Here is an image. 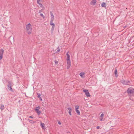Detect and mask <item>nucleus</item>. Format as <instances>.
<instances>
[{
    "label": "nucleus",
    "instance_id": "nucleus-1",
    "mask_svg": "<svg viewBox=\"0 0 134 134\" xmlns=\"http://www.w3.org/2000/svg\"><path fill=\"white\" fill-rule=\"evenodd\" d=\"M26 30L27 33L28 34H30L31 33L32 30V27L30 23H29L26 25Z\"/></svg>",
    "mask_w": 134,
    "mask_h": 134
},
{
    "label": "nucleus",
    "instance_id": "nucleus-2",
    "mask_svg": "<svg viewBox=\"0 0 134 134\" xmlns=\"http://www.w3.org/2000/svg\"><path fill=\"white\" fill-rule=\"evenodd\" d=\"M66 55L67 56L66 60L68 64L67 66V69H68L70 68L71 66V62L70 58V56L68 54V52L66 53Z\"/></svg>",
    "mask_w": 134,
    "mask_h": 134
},
{
    "label": "nucleus",
    "instance_id": "nucleus-3",
    "mask_svg": "<svg viewBox=\"0 0 134 134\" xmlns=\"http://www.w3.org/2000/svg\"><path fill=\"white\" fill-rule=\"evenodd\" d=\"M127 92L129 95L132 94L134 93V89L132 88H129L127 90Z\"/></svg>",
    "mask_w": 134,
    "mask_h": 134
},
{
    "label": "nucleus",
    "instance_id": "nucleus-4",
    "mask_svg": "<svg viewBox=\"0 0 134 134\" xmlns=\"http://www.w3.org/2000/svg\"><path fill=\"white\" fill-rule=\"evenodd\" d=\"M40 108V107H39L38 106L36 107L35 109V110L36 113H37L38 115H39L41 113V111L39 110Z\"/></svg>",
    "mask_w": 134,
    "mask_h": 134
},
{
    "label": "nucleus",
    "instance_id": "nucleus-5",
    "mask_svg": "<svg viewBox=\"0 0 134 134\" xmlns=\"http://www.w3.org/2000/svg\"><path fill=\"white\" fill-rule=\"evenodd\" d=\"M8 84L7 85L8 88V89L9 90L12 91L13 90L12 89V88L11 87L12 86V83L10 81H8Z\"/></svg>",
    "mask_w": 134,
    "mask_h": 134
},
{
    "label": "nucleus",
    "instance_id": "nucleus-6",
    "mask_svg": "<svg viewBox=\"0 0 134 134\" xmlns=\"http://www.w3.org/2000/svg\"><path fill=\"white\" fill-rule=\"evenodd\" d=\"M75 111L77 113L78 115H80V112L79 110H78L79 108V107L78 105H76L75 106Z\"/></svg>",
    "mask_w": 134,
    "mask_h": 134
},
{
    "label": "nucleus",
    "instance_id": "nucleus-7",
    "mask_svg": "<svg viewBox=\"0 0 134 134\" xmlns=\"http://www.w3.org/2000/svg\"><path fill=\"white\" fill-rule=\"evenodd\" d=\"M96 0H92L90 2L91 4L92 5H94L96 4Z\"/></svg>",
    "mask_w": 134,
    "mask_h": 134
},
{
    "label": "nucleus",
    "instance_id": "nucleus-8",
    "mask_svg": "<svg viewBox=\"0 0 134 134\" xmlns=\"http://www.w3.org/2000/svg\"><path fill=\"white\" fill-rule=\"evenodd\" d=\"M80 75L82 78H84L85 77V73L84 72H81L80 74Z\"/></svg>",
    "mask_w": 134,
    "mask_h": 134
},
{
    "label": "nucleus",
    "instance_id": "nucleus-9",
    "mask_svg": "<svg viewBox=\"0 0 134 134\" xmlns=\"http://www.w3.org/2000/svg\"><path fill=\"white\" fill-rule=\"evenodd\" d=\"M68 110H69L68 113L69 115H71V112L72 111V109L71 108H68Z\"/></svg>",
    "mask_w": 134,
    "mask_h": 134
},
{
    "label": "nucleus",
    "instance_id": "nucleus-10",
    "mask_svg": "<svg viewBox=\"0 0 134 134\" xmlns=\"http://www.w3.org/2000/svg\"><path fill=\"white\" fill-rule=\"evenodd\" d=\"M85 94L86 95V96L88 97H90V93L89 92L88 90L87 91V92H85Z\"/></svg>",
    "mask_w": 134,
    "mask_h": 134
},
{
    "label": "nucleus",
    "instance_id": "nucleus-11",
    "mask_svg": "<svg viewBox=\"0 0 134 134\" xmlns=\"http://www.w3.org/2000/svg\"><path fill=\"white\" fill-rule=\"evenodd\" d=\"M4 51V50L2 49L1 48L0 49V55H3Z\"/></svg>",
    "mask_w": 134,
    "mask_h": 134
},
{
    "label": "nucleus",
    "instance_id": "nucleus-12",
    "mask_svg": "<svg viewBox=\"0 0 134 134\" xmlns=\"http://www.w3.org/2000/svg\"><path fill=\"white\" fill-rule=\"evenodd\" d=\"M114 73L115 74V76L117 77L118 76V74L116 68H115V69Z\"/></svg>",
    "mask_w": 134,
    "mask_h": 134
},
{
    "label": "nucleus",
    "instance_id": "nucleus-13",
    "mask_svg": "<svg viewBox=\"0 0 134 134\" xmlns=\"http://www.w3.org/2000/svg\"><path fill=\"white\" fill-rule=\"evenodd\" d=\"M44 124L43 123L41 122V126L42 128L43 129H45V127L44 126Z\"/></svg>",
    "mask_w": 134,
    "mask_h": 134
},
{
    "label": "nucleus",
    "instance_id": "nucleus-14",
    "mask_svg": "<svg viewBox=\"0 0 134 134\" xmlns=\"http://www.w3.org/2000/svg\"><path fill=\"white\" fill-rule=\"evenodd\" d=\"M121 82L123 84L126 85V84H127V82H126V81L124 80H122L121 81Z\"/></svg>",
    "mask_w": 134,
    "mask_h": 134
},
{
    "label": "nucleus",
    "instance_id": "nucleus-15",
    "mask_svg": "<svg viewBox=\"0 0 134 134\" xmlns=\"http://www.w3.org/2000/svg\"><path fill=\"white\" fill-rule=\"evenodd\" d=\"M101 6L102 7H105L106 6V4L105 3L103 2L101 4Z\"/></svg>",
    "mask_w": 134,
    "mask_h": 134
},
{
    "label": "nucleus",
    "instance_id": "nucleus-16",
    "mask_svg": "<svg viewBox=\"0 0 134 134\" xmlns=\"http://www.w3.org/2000/svg\"><path fill=\"white\" fill-rule=\"evenodd\" d=\"M4 108V105L3 104H2L0 107V109L1 110H3Z\"/></svg>",
    "mask_w": 134,
    "mask_h": 134
},
{
    "label": "nucleus",
    "instance_id": "nucleus-17",
    "mask_svg": "<svg viewBox=\"0 0 134 134\" xmlns=\"http://www.w3.org/2000/svg\"><path fill=\"white\" fill-rule=\"evenodd\" d=\"M39 5H40V6L41 7L43 8V6L42 4L40 3L39 2V3H37Z\"/></svg>",
    "mask_w": 134,
    "mask_h": 134
},
{
    "label": "nucleus",
    "instance_id": "nucleus-18",
    "mask_svg": "<svg viewBox=\"0 0 134 134\" xmlns=\"http://www.w3.org/2000/svg\"><path fill=\"white\" fill-rule=\"evenodd\" d=\"M28 120L29 121V122L31 123H34V121H33V120H30V119H28Z\"/></svg>",
    "mask_w": 134,
    "mask_h": 134
},
{
    "label": "nucleus",
    "instance_id": "nucleus-19",
    "mask_svg": "<svg viewBox=\"0 0 134 134\" xmlns=\"http://www.w3.org/2000/svg\"><path fill=\"white\" fill-rule=\"evenodd\" d=\"M54 18H51L50 23H52L54 20Z\"/></svg>",
    "mask_w": 134,
    "mask_h": 134
},
{
    "label": "nucleus",
    "instance_id": "nucleus-20",
    "mask_svg": "<svg viewBox=\"0 0 134 134\" xmlns=\"http://www.w3.org/2000/svg\"><path fill=\"white\" fill-rule=\"evenodd\" d=\"M58 50H57V51H56V53H58V52H60V49L59 48V47H58Z\"/></svg>",
    "mask_w": 134,
    "mask_h": 134
},
{
    "label": "nucleus",
    "instance_id": "nucleus-21",
    "mask_svg": "<svg viewBox=\"0 0 134 134\" xmlns=\"http://www.w3.org/2000/svg\"><path fill=\"white\" fill-rule=\"evenodd\" d=\"M50 14L51 16V18H54V16L53 14L51 12H50Z\"/></svg>",
    "mask_w": 134,
    "mask_h": 134
},
{
    "label": "nucleus",
    "instance_id": "nucleus-22",
    "mask_svg": "<svg viewBox=\"0 0 134 134\" xmlns=\"http://www.w3.org/2000/svg\"><path fill=\"white\" fill-rule=\"evenodd\" d=\"M50 24L51 25H52V26H55L54 24L53 23H50Z\"/></svg>",
    "mask_w": 134,
    "mask_h": 134
},
{
    "label": "nucleus",
    "instance_id": "nucleus-23",
    "mask_svg": "<svg viewBox=\"0 0 134 134\" xmlns=\"http://www.w3.org/2000/svg\"><path fill=\"white\" fill-rule=\"evenodd\" d=\"M54 62L55 64L57 65V64H58V61H57L55 60L54 61Z\"/></svg>",
    "mask_w": 134,
    "mask_h": 134
},
{
    "label": "nucleus",
    "instance_id": "nucleus-24",
    "mask_svg": "<svg viewBox=\"0 0 134 134\" xmlns=\"http://www.w3.org/2000/svg\"><path fill=\"white\" fill-rule=\"evenodd\" d=\"M126 82H127V84H126V85H129L130 83V81H126Z\"/></svg>",
    "mask_w": 134,
    "mask_h": 134
},
{
    "label": "nucleus",
    "instance_id": "nucleus-25",
    "mask_svg": "<svg viewBox=\"0 0 134 134\" xmlns=\"http://www.w3.org/2000/svg\"><path fill=\"white\" fill-rule=\"evenodd\" d=\"M40 15L43 18H44V16L43 15L42 13H40Z\"/></svg>",
    "mask_w": 134,
    "mask_h": 134
},
{
    "label": "nucleus",
    "instance_id": "nucleus-26",
    "mask_svg": "<svg viewBox=\"0 0 134 134\" xmlns=\"http://www.w3.org/2000/svg\"><path fill=\"white\" fill-rule=\"evenodd\" d=\"M37 97L39 98V97H40V96H41V94H40V93H37Z\"/></svg>",
    "mask_w": 134,
    "mask_h": 134
},
{
    "label": "nucleus",
    "instance_id": "nucleus-27",
    "mask_svg": "<svg viewBox=\"0 0 134 134\" xmlns=\"http://www.w3.org/2000/svg\"><path fill=\"white\" fill-rule=\"evenodd\" d=\"M3 55H0V60H1L2 59L3 57Z\"/></svg>",
    "mask_w": 134,
    "mask_h": 134
},
{
    "label": "nucleus",
    "instance_id": "nucleus-28",
    "mask_svg": "<svg viewBox=\"0 0 134 134\" xmlns=\"http://www.w3.org/2000/svg\"><path fill=\"white\" fill-rule=\"evenodd\" d=\"M104 115V114L103 113H102V114H101L100 116V117L102 118H103Z\"/></svg>",
    "mask_w": 134,
    "mask_h": 134
},
{
    "label": "nucleus",
    "instance_id": "nucleus-29",
    "mask_svg": "<svg viewBox=\"0 0 134 134\" xmlns=\"http://www.w3.org/2000/svg\"><path fill=\"white\" fill-rule=\"evenodd\" d=\"M55 26H52V27L51 30H53L54 29Z\"/></svg>",
    "mask_w": 134,
    "mask_h": 134
},
{
    "label": "nucleus",
    "instance_id": "nucleus-30",
    "mask_svg": "<svg viewBox=\"0 0 134 134\" xmlns=\"http://www.w3.org/2000/svg\"><path fill=\"white\" fill-rule=\"evenodd\" d=\"M87 90H83V92H85H85H86L87 91Z\"/></svg>",
    "mask_w": 134,
    "mask_h": 134
},
{
    "label": "nucleus",
    "instance_id": "nucleus-31",
    "mask_svg": "<svg viewBox=\"0 0 134 134\" xmlns=\"http://www.w3.org/2000/svg\"><path fill=\"white\" fill-rule=\"evenodd\" d=\"M58 124L59 125H61V123L59 121H58Z\"/></svg>",
    "mask_w": 134,
    "mask_h": 134
},
{
    "label": "nucleus",
    "instance_id": "nucleus-32",
    "mask_svg": "<svg viewBox=\"0 0 134 134\" xmlns=\"http://www.w3.org/2000/svg\"><path fill=\"white\" fill-rule=\"evenodd\" d=\"M100 128V127L99 126H97L96 127V129H99Z\"/></svg>",
    "mask_w": 134,
    "mask_h": 134
},
{
    "label": "nucleus",
    "instance_id": "nucleus-33",
    "mask_svg": "<svg viewBox=\"0 0 134 134\" xmlns=\"http://www.w3.org/2000/svg\"><path fill=\"white\" fill-rule=\"evenodd\" d=\"M41 0H37V3H39L40 1Z\"/></svg>",
    "mask_w": 134,
    "mask_h": 134
},
{
    "label": "nucleus",
    "instance_id": "nucleus-34",
    "mask_svg": "<svg viewBox=\"0 0 134 134\" xmlns=\"http://www.w3.org/2000/svg\"><path fill=\"white\" fill-rule=\"evenodd\" d=\"M39 98H40V100H41V101H42V98H41V97H39Z\"/></svg>",
    "mask_w": 134,
    "mask_h": 134
},
{
    "label": "nucleus",
    "instance_id": "nucleus-35",
    "mask_svg": "<svg viewBox=\"0 0 134 134\" xmlns=\"http://www.w3.org/2000/svg\"><path fill=\"white\" fill-rule=\"evenodd\" d=\"M29 118H33V117H32V116H30L29 117Z\"/></svg>",
    "mask_w": 134,
    "mask_h": 134
},
{
    "label": "nucleus",
    "instance_id": "nucleus-36",
    "mask_svg": "<svg viewBox=\"0 0 134 134\" xmlns=\"http://www.w3.org/2000/svg\"><path fill=\"white\" fill-rule=\"evenodd\" d=\"M103 118H102V119H100V121H102L103 120Z\"/></svg>",
    "mask_w": 134,
    "mask_h": 134
},
{
    "label": "nucleus",
    "instance_id": "nucleus-37",
    "mask_svg": "<svg viewBox=\"0 0 134 134\" xmlns=\"http://www.w3.org/2000/svg\"><path fill=\"white\" fill-rule=\"evenodd\" d=\"M126 27V26H125V27Z\"/></svg>",
    "mask_w": 134,
    "mask_h": 134
}]
</instances>
